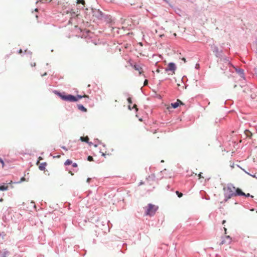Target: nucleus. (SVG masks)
Instances as JSON below:
<instances>
[{"label": "nucleus", "mask_w": 257, "mask_h": 257, "mask_svg": "<svg viewBox=\"0 0 257 257\" xmlns=\"http://www.w3.org/2000/svg\"><path fill=\"white\" fill-rule=\"evenodd\" d=\"M224 190L225 201L234 196L245 195L240 189L236 188L232 185H228L224 188Z\"/></svg>", "instance_id": "nucleus-1"}, {"label": "nucleus", "mask_w": 257, "mask_h": 257, "mask_svg": "<svg viewBox=\"0 0 257 257\" xmlns=\"http://www.w3.org/2000/svg\"><path fill=\"white\" fill-rule=\"evenodd\" d=\"M52 92L63 101L74 102V95L72 94H68L64 91L61 92L58 90H53Z\"/></svg>", "instance_id": "nucleus-2"}, {"label": "nucleus", "mask_w": 257, "mask_h": 257, "mask_svg": "<svg viewBox=\"0 0 257 257\" xmlns=\"http://www.w3.org/2000/svg\"><path fill=\"white\" fill-rule=\"evenodd\" d=\"M146 208L145 215L151 217L153 216L159 209L158 206L152 203H149Z\"/></svg>", "instance_id": "nucleus-3"}, {"label": "nucleus", "mask_w": 257, "mask_h": 257, "mask_svg": "<svg viewBox=\"0 0 257 257\" xmlns=\"http://www.w3.org/2000/svg\"><path fill=\"white\" fill-rule=\"evenodd\" d=\"M109 221H97L96 226L102 230L103 233H106L109 231L110 227L108 224Z\"/></svg>", "instance_id": "nucleus-4"}, {"label": "nucleus", "mask_w": 257, "mask_h": 257, "mask_svg": "<svg viewBox=\"0 0 257 257\" xmlns=\"http://www.w3.org/2000/svg\"><path fill=\"white\" fill-rule=\"evenodd\" d=\"M219 65L220 68L223 70H225L228 67H232L229 60L226 58L220 59L219 62Z\"/></svg>", "instance_id": "nucleus-5"}, {"label": "nucleus", "mask_w": 257, "mask_h": 257, "mask_svg": "<svg viewBox=\"0 0 257 257\" xmlns=\"http://www.w3.org/2000/svg\"><path fill=\"white\" fill-rule=\"evenodd\" d=\"M101 21L105 22L109 26H112L115 23V19L110 15L105 14Z\"/></svg>", "instance_id": "nucleus-6"}, {"label": "nucleus", "mask_w": 257, "mask_h": 257, "mask_svg": "<svg viewBox=\"0 0 257 257\" xmlns=\"http://www.w3.org/2000/svg\"><path fill=\"white\" fill-rule=\"evenodd\" d=\"M92 15L97 19L101 21L106 13L102 12L99 9H92Z\"/></svg>", "instance_id": "nucleus-7"}, {"label": "nucleus", "mask_w": 257, "mask_h": 257, "mask_svg": "<svg viewBox=\"0 0 257 257\" xmlns=\"http://www.w3.org/2000/svg\"><path fill=\"white\" fill-rule=\"evenodd\" d=\"M2 219L5 222H7L8 221H9L10 219H12L11 209L10 208L7 209L4 212Z\"/></svg>", "instance_id": "nucleus-8"}, {"label": "nucleus", "mask_w": 257, "mask_h": 257, "mask_svg": "<svg viewBox=\"0 0 257 257\" xmlns=\"http://www.w3.org/2000/svg\"><path fill=\"white\" fill-rule=\"evenodd\" d=\"M176 68V65L175 63L169 62L167 65V66L165 68V70L166 72H171L174 73Z\"/></svg>", "instance_id": "nucleus-9"}, {"label": "nucleus", "mask_w": 257, "mask_h": 257, "mask_svg": "<svg viewBox=\"0 0 257 257\" xmlns=\"http://www.w3.org/2000/svg\"><path fill=\"white\" fill-rule=\"evenodd\" d=\"M231 241V238L229 235L225 236L224 237L222 238V240L221 242L220 243V245H222L224 244H229Z\"/></svg>", "instance_id": "nucleus-10"}, {"label": "nucleus", "mask_w": 257, "mask_h": 257, "mask_svg": "<svg viewBox=\"0 0 257 257\" xmlns=\"http://www.w3.org/2000/svg\"><path fill=\"white\" fill-rule=\"evenodd\" d=\"M117 248L118 249H120V251L124 253L125 250L127 249V244L125 243H122L121 242L117 244Z\"/></svg>", "instance_id": "nucleus-11"}, {"label": "nucleus", "mask_w": 257, "mask_h": 257, "mask_svg": "<svg viewBox=\"0 0 257 257\" xmlns=\"http://www.w3.org/2000/svg\"><path fill=\"white\" fill-rule=\"evenodd\" d=\"M79 246L78 245H76L74 246V250L76 251L79 254L81 255L84 256L86 254V250L85 249H82L81 251L78 249L79 248Z\"/></svg>", "instance_id": "nucleus-12"}, {"label": "nucleus", "mask_w": 257, "mask_h": 257, "mask_svg": "<svg viewBox=\"0 0 257 257\" xmlns=\"http://www.w3.org/2000/svg\"><path fill=\"white\" fill-rule=\"evenodd\" d=\"M86 182L87 183H89V184H90V186H96V180L95 179V178H87V180H86Z\"/></svg>", "instance_id": "nucleus-13"}, {"label": "nucleus", "mask_w": 257, "mask_h": 257, "mask_svg": "<svg viewBox=\"0 0 257 257\" xmlns=\"http://www.w3.org/2000/svg\"><path fill=\"white\" fill-rule=\"evenodd\" d=\"M10 252L6 248L0 250V257H8Z\"/></svg>", "instance_id": "nucleus-14"}, {"label": "nucleus", "mask_w": 257, "mask_h": 257, "mask_svg": "<svg viewBox=\"0 0 257 257\" xmlns=\"http://www.w3.org/2000/svg\"><path fill=\"white\" fill-rule=\"evenodd\" d=\"M173 108H177V101L171 103L170 105L167 107V109L169 112H171V109Z\"/></svg>", "instance_id": "nucleus-15"}, {"label": "nucleus", "mask_w": 257, "mask_h": 257, "mask_svg": "<svg viewBox=\"0 0 257 257\" xmlns=\"http://www.w3.org/2000/svg\"><path fill=\"white\" fill-rule=\"evenodd\" d=\"M78 109L83 112L87 111V109L82 104H77Z\"/></svg>", "instance_id": "nucleus-16"}, {"label": "nucleus", "mask_w": 257, "mask_h": 257, "mask_svg": "<svg viewBox=\"0 0 257 257\" xmlns=\"http://www.w3.org/2000/svg\"><path fill=\"white\" fill-rule=\"evenodd\" d=\"M232 67L235 69L236 72L238 74V75L241 77H243V71L242 69H237L232 66Z\"/></svg>", "instance_id": "nucleus-17"}, {"label": "nucleus", "mask_w": 257, "mask_h": 257, "mask_svg": "<svg viewBox=\"0 0 257 257\" xmlns=\"http://www.w3.org/2000/svg\"><path fill=\"white\" fill-rule=\"evenodd\" d=\"M47 165V164L46 162H43V163H41L39 167V170L41 171L45 170Z\"/></svg>", "instance_id": "nucleus-18"}, {"label": "nucleus", "mask_w": 257, "mask_h": 257, "mask_svg": "<svg viewBox=\"0 0 257 257\" xmlns=\"http://www.w3.org/2000/svg\"><path fill=\"white\" fill-rule=\"evenodd\" d=\"M83 97H84V96L80 95V94H77L76 95H74V102L78 101L80 99L82 98Z\"/></svg>", "instance_id": "nucleus-19"}, {"label": "nucleus", "mask_w": 257, "mask_h": 257, "mask_svg": "<svg viewBox=\"0 0 257 257\" xmlns=\"http://www.w3.org/2000/svg\"><path fill=\"white\" fill-rule=\"evenodd\" d=\"M133 68L135 69V70L139 71V73L141 75V70H142V68L140 67V66L137 64H134L133 66Z\"/></svg>", "instance_id": "nucleus-20"}, {"label": "nucleus", "mask_w": 257, "mask_h": 257, "mask_svg": "<svg viewBox=\"0 0 257 257\" xmlns=\"http://www.w3.org/2000/svg\"><path fill=\"white\" fill-rule=\"evenodd\" d=\"M155 178H156V176H155V174H152L149 175L148 177H147L146 179L148 181H154V180H155Z\"/></svg>", "instance_id": "nucleus-21"}, {"label": "nucleus", "mask_w": 257, "mask_h": 257, "mask_svg": "<svg viewBox=\"0 0 257 257\" xmlns=\"http://www.w3.org/2000/svg\"><path fill=\"white\" fill-rule=\"evenodd\" d=\"M244 134L246 137H248L250 139L251 138L252 136V134L248 130H246L244 131Z\"/></svg>", "instance_id": "nucleus-22"}, {"label": "nucleus", "mask_w": 257, "mask_h": 257, "mask_svg": "<svg viewBox=\"0 0 257 257\" xmlns=\"http://www.w3.org/2000/svg\"><path fill=\"white\" fill-rule=\"evenodd\" d=\"M89 139L88 138V137L86 136V137H81L80 138V140L82 142H85L86 143H88V141H89Z\"/></svg>", "instance_id": "nucleus-23"}, {"label": "nucleus", "mask_w": 257, "mask_h": 257, "mask_svg": "<svg viewBox=\"0 0 257 257\" xmlns=\"http://www.w3.org/2000/svg\"><path fill=\"white\" fill-rule=\"evenodd\" d=\"M181 55V54L180 53L179 56H178V59H179L181 61H183V62H180L181 65H182V64H185L186 62V60L184 57H182Z\"/></svg>", "instance_id": "nucleus-24"}, {"label": "nucleus", "mask_w": 257, "mask_h": 257, "mask_svg": "<svg viewBox=\"0 0 257 257\" xmlns=\"http://www.w3.org/2000/svg\"><path fill=\"white\" fill-rule=\"evenodd\" d=\"M8 189V186L5 184H0V191H6Z\"/></svg>", "instance_id": "nucleus-25"}, {"label": "nucleus", "mask_w": 257, "mask_h": 257, "mask_svg": "<svg viewBox=\"0 0 257 257\" xmlns=\"http://www.w3.org/2000/svg\"><path fill=\"white\" fill-rule=\"evenodd\" d=\"M25 54H26V55H29L30 56V59H31L32 58V52L31 51H28L27 49H26L25 50V51H24V53Z\"/></svg>", "instance_id": "nucleus-26"}, {"label": "nucleus", "mask_w": 257, "mask_h": 257, "mask_svg": "<svg viewBox=\"0 0 257 257\" xmlns=\"http://www.w3.org/2000/svg\"><path fill=\"white\" fill-rule=\"evenodd\" d=\"M72 161L70 159H67L65 162L64 163V165L65 166H69L72 164Z\"/></svg>", "instance_id": "nucleus-27"}, {"label": "nucleus", "mask_w": 257, "mask_h": 257, "mask_svg": "<svg viewBox=\"0 0 257 257\" xmlns=\"http://www.w3.org/2000/svg\"><path fill=\"white\" fill-rule=\"evenodd\" d=\"M76 3L78 4H82V5H84L85 4V1L84 0H77Z\"/></svg>", "instance_id": "nucleus-28"}, {"label": "nucleus", "mask_w": 257, "mask_h": 257, "mask_svg": "<svg viewBox=\"0 0 257 257\" xmlns=\"http://www.w3.org/2000/svg\"><path fill=\"white\" fill-rule=\"evenodd\" d=\"M169 189H170L171 191H174V188L173 187H172L171 185L168 184L167 186V189L169 190Z\"/></svg>", "instance_id": "nucleus-29"}, {"label": "nucleus", "mask_w": 257, "mask_h": 257, "mask_svg": "<svg viewBox=\"0 0 257 257\" xmlns=\"http://www.w3.org/2000/svg\"><path fill=\"white\" fill-rule=\"evenodd\" d=\"M127 101L130 104L133 103L132 99L131 97H128L127 98Z\"/></svg>", "instance_id": "nucleus-30"}, {"label": "nucleus", "mask_w": 257, "mask_h": 257, "mask_svg": "<svg viewBox=\"0 0 257 257\" xmlns=\"http://www.w3.org/2000/svg\"><path fill=\"white\" fill-rule=\"evenodd\" d=\"M6 235V234L4 232H0V236H1L3 239H4L5 236Z\"/></svg>", "instance_id": "nucleus-31"}, {"label": "nucleus", "mask_w": 257, "mask_h": 257, "mask_svg": "<svg viewBox=\"0 0 257 257\" xmlns=\"http://www.w3.org/2000/svg\"><path fill=\"white\" fill-rule=\"evenodd\" d=\"M167 171V169H165L164 170H163L162 171H161L159 174H160L161 176L162 175H164V174H166V172Z\"/></svg>", "instance_id": "nucleus-32"}, {"label": "nucleus", "mask_w": 257, "mask_h": 257, "mask_svg": "<svg viewBox=\"0 0 257 257\" xmlns=\"http://www.w3.org/2000/svg\"><path fill=\"white\" fill-rule=\"evenodd\" d=\"M71 165H72V167L73 168H77L78 167V165L76 163L72 162Z\"/></svg>", "instance_id": "nucleus-33"}, {"label": "nucleus", "mask_w": 257, "mask_h": 257, "mask_svg": "<svg viewBox=\"0 0 257 257\" xmlns=\"http://www.w3.org/2000/svg\"><path fill=\"white\" fill-rule=\"evenodd\" d=\"M93 160V158L92 156H89L87 157V160L89 161H92Z\"/></svg>", "instance_id": "nucleus-34"}, {"label": "nucleus", "mask_w": 257, "mask_h": 257, "mask_svg": "<svg viewBox=\"0 0 257 257\" xmlns=\"http://www.w3.org/2000/svg\"><path fill=\"white\" fill-rule=\"evenodd\" d=\"M128 3L131 5H133L135 4V0H128Z\"/></svg>", "instance_id": "nucleus-35"}, {"label": "nucleus", "mask_w": 257, "mask_h": 257, "mask_svg": "<svg viewBox=\"0 0 257 257\" xmlns=\"http://www.w3.org/2000/svg\"><path fill=\"white\" fill-rule=\"evenodd\" d=\"M25 180V178L24 177H22L21 179H20V181L17 182L18 183H21L23 181H24Z\"/></svg>", "instance_id": "nucleus-36"}, {"label": "nucleus", "mask_w": 257, "mask_h": 257, "mask_svg": "<svg viewBox=\"0 0 257 257\" xmlns=\"http://www.w3.org/2000/svg\"><path fill=\"white\" fill-rule=\"evenodd\" d=\"M52 0H41V2L43 3H50Z\"/></svg>", "instance_id": "nucleus-37"}, {"label": "nucleus", "mask_w": 257, "mask_h": 257, "mask_svg": "<svg viewBox=\"0 0 257 257\" xmlns=\"http://www.w3.org/2000/svg\"><path fill=\"white\" fill-rule=\"evenodd\" d=\"M184 104L183 103V102L180 100L179 99H178V107L179 106H180V105H183Z\"/></svg>", "instance_id": "nucleus-38"}, {"label": "nucleus", "mask_w": 257, "mask_h": 257, "mask_svg": "<svg viewBox=\"0 0 257 257\" xmlns=\"http://www.w3.org/2000/svg\"><path fill=\"white\" fill-rule=\"evenodd\" d=\"M148 84V80L147 79H145L144 82V85L145 86H147Z\"/></svg>", "instance_id": "nucleus-39"}, {"label": "nucleus", "mask_w": 257, "mask_h": 257, "mask_svg": "<svg viewBox=\"0 0 257 257\" xmlns=\"http://www.w3.org/2000/svg\"><path fill=\"white\" fill-rule=\"evenodd\" d=\"M230 166L231 168H234V166H235V164L234 163H230Z\"/></svg>", "instance_id": "nucleus-40"}, {"label": "nucleus", "mask_w": 257, "mask_h": 257, "mask_svg": "<svg viewBox=\"0 0 257 257\" xmlns=\"http://www.w3.org/2000/svg\"><path fill=\"white\" fill-rule=\"evenodd\" d=\"M0 163H2V165L4 166L5 164L3 159L0 157Z\"/></svg>", "instance_id": "nucleus-41"}, {"label": "nucleus", "mask_w": 257, "mask_h": 257, "mask_svg": "<svg viewBox=\"0 0 257 257\" xmlns=\"http://www.w3.org/2000/svg\"><path fill=\"white\" fill-rule=\"evenodd\" d=\"M97 141L99 142V144L102 145L103 147H106V145L102 143L101 141H99L98 139H97Z\"/></svg>", "instance_id": "nucleus-42"}, {"label": "nucleus", "mask_w": 257, "mask_h": 257, "mask_svg": "<svg viewBox=\"0 0 257 257\" xmlns=\"http://www.w3.org/2000/svg\"><path fill=\"white\" fill-rule=\"evenodd\" d=\"M183 196V194L182 193H179L178 192V197H181Z\"/></svg>", "instance_id": "nucleus-43"}, {"label": "nucleus", "mask_w": 257, "mask_h": 257, "mask_svg": "<svg viewBox=\"0 0 257 257\" xmlns=\"http://www.w3.org/2000/svg\"><path fill=\"white\" fill-rule=\"evenodd\" d=\"M30 65H31V66L32 67H35V66H36V63H35V62H34V63H31Z\"/></svg>", "instance_id": "nucleus-44"}, {"label": "nucleus", "mask_w": 257, "mask_h": 257, "mask_svg": "<svg viewBox=\"0 0 257 257\" xmlns=\"http://www.w3.org/2000/svg\"><path fill=\"white\" fill-rule=\"evenodd\" d=\"M18 54H21V53H23V50L22 49H19L18 51Z\"/></svg>", "instance_id": "nucleus-45"}, {"label": "nucleus", "mask_w": 257, "mask_h": 257, "mask_svg": "<svg viewBox=\"0 0 257 257\" xmlns=\"http://www.w3.org/2000/svg\"><path fill=\"white\" fill-rule=\"evenodd\" d=\"M61 148L62 149L65 150V151H67L68 150L67 148L65 146H62Z\"/></svg>", "instance_id": "nucleus-46"}, {"label": "nucleus", "mask_w": 257, "mask_h": 257, "mask_svg": "<svg viewBox=\"0 0 257 257\" xmlns=\"http://www.w3.org/2000/svg\"><path fill=\"white\" fill-rule=\"evenodd\" d=\"M100 153L101 154V155H102V156H103V157H105V156H106V154H105V153H103V152H101V151H100Z\"/></svg>", "instance_id": "nucleus-47"}, {"label": "nucleus", "mask_w": 257, "mask_h": 257, "mask_svg": "<svg viewBox=\"0 0 257 257\" xmlns=\"http://www.w3.org/2000/svg\"><path fill=\"white\" fill-rule=\"evenodd\" d=\"M47 75V72H45L44 74L41 75V76L42 77H44L45 76H46Z\"/></svg>", "instance_id": "nucleus-48"}, {"label": "nucleus", "mask_w": 257, "mask_h": 257, "mask_svg": "<svg viewBox=\"0 0 257 257\" xmlns=\"http://www.w3.org/2000/svg\"><path fill=\"white\" fill-rule=\"evenodd\" d=\"M128 109L131 110L133 109V108L131 106L130 104L128 105Z\"/></svg>", "instance_id": "nucleus-49"}, {"label": "nucleus", "mask_w": 257, "mask_h": 257, "mask_svg": "<svg viewBox=\"0 0 257 257\" xmlns=\"http://www.w3.org/2000/svg\"><path fill=\"white\" fill-rule=\"evenodd\" d=\"M144 182H143V181H141V182L139 183V186H141V185H142L144 184Z\"/></svg>", "instance_id": "nucleus-50"}, {"label": "nucleus", "mask_w": 257, "mask_h": 257, "mask_svg": "<svg viewBox=\"0 0 257 257\" xmlns=\"http://www.w3.org/2000/svg\"><path fill=\"white\" fill-rule=\"evenodd\" d=\"M243 196H245L246 197H249L250 196V194L249 193H247V194H245V195H243Z\"/></svg>", "instance_id": "nucleus-51"}, {"label": "nucleus", "mask_w": 257, "mask_h": 257, "mask_svg": "<svg viewBox=\"0 0 257 257\" xmlns=\"http://www.w3.org/2000/svg\"><path fill=\"white\" fill-rule=\"evenodd\" d=\"M93 243H96V240L95 238H93Z\"/></svg>", "instance_id": "nucleus-52"}, {"label": "nucleus", "mask_w": 257, "mask_h": 257, "mask_svg": "<svg viewBox=\"0 0 257 257\" xmlns=\"http://www.w3.org/2000/svg\"><path fill=\"white\" fill-rule=\"evenodd\" d=\"M87 143L90 146L93 145V144L92 142H90L89 141H88V143Z\"/></svg>", "instance_id": "nucleus-53"}, {"label": "nucleus", "mask_w": 257, "mask_h": 257, "mask_svg": "<svg viewBox=\"0 0 257 257\" xmlns=\"http://www.w3.org/2000/svg\"><path fill=\"white\" fill-rule=\"evenodd\" d=\"M201 174H202V173H200L199 174V175H198V176H199V178H203V177L202 176Z\"/></svg>", "instance_id": "nucleus-54"}, {"label": "nucleus", "mask_w": 257, "mask_h": 257, "mask_svg": "<svg viewBox=\"0 0 257 257\" xmlns=\"http://www.w3.org/2000/svg\"><path fill=\"white\" fill-rule=\"evenodd\" d=\"M163 177H167V176H160L159 178H158V179H161V178H163Z\"/></svg>", "instance_id": "nucleus-55"}, {"label": "nucleus", "mask_w": 257, "mask_h": 257, "mask_svg": "<svg viewBox=\"0 0 257 257\" xmlns=\"http://www.w3.org/2000/svg\"><path fill=\"white\" fill-rule=\"evenodd\" d=\"M124 94L125 95V96H128L129 95V94L127 92H126V93H124Z\"/></svg>", "instance_id": "nucleus-56"}, {"label": "nucleus", "mask_w": 257, "mask_h": 257, "mask_svg": "<svg viewBox=\"0 0 257 257\" xmlns=\"http://www.w3.org/2000/svg\"><path fill=\"white\" fill-rule=\"evenodd\" d=\"M224 232H225V234H226V228L225 227H224Z\"/></svg>", "instance_id": "nucleus-57"}, {"label": "nucleus", "mask_w": 257, "mask_h": 257, "mask_svg": "<svg viewBox=\"0 0 257 257\" xmlns=\"http://www.w3.org/2000/svg\"><path fill=\"white\" fill-rule=\"evenodd\" d=\"M93 146H94V147H95V148L97 147V146H98V145H97V144H93Z\"/></svg>", "instance_id": "nucleus-58"}, {"label": "nucleus", "mask_w": 257, "mask_h": 257, "mask_svg": "<svg viewBox=\"0 0 257 257\" xmlns=\"http://www.w3.org/2000/svg\"><path fill=\"white\" fill-rule=\"evenodd\" d=\"M225 222H226V221H225V220H223V221H222V224H224L225 223Z\"/></svg>", "instance_id": "nucleus-59"}, {"label": "nucleus", "mask_w": 257, "mask_h": 257, "mask_svg": "<svg viewBox=\"0 0 257 257\" xmlns=\"http://www.w3.org/2000/svg\"><path fill=\"white\" fill-rule=\"evenodd\" d=\"M3 200H4V199H3V198H1V199H0V202H3Z\"/></svg>", "instance_id": "nucleus-60"}, {"label": "nucleus", "mask_w": 257, "mask_h": 257, "mask_svg": "<svg viewBox=\"0 0 257 257\" xmlns=\"http://www.w3.org/2000/svg\"><path fill=\"white\" fill-rule=\"evenodd\" d=\"M59 156H58L57 157H56V156H54L53 158H59Z\"/></svg>", "instance_id": "nucleus-61"}, {"label": "nucleus", "mask_w": 257, "mask_h": 257, "mask_svg": "<svg viewBox=\"0 0 257 257\" xmlns=\"http://www.w3.org/2000/svg\"><path fill=\"white\" fill-rule=\"evenodd\" d=\"M46 66H49V63H47V64H46Z\"/></svg>", "instance_id": "nucleus-62"}, {"label": "nucleus", "mask_w": 257, "mask_h": 257, "mask_svg": "<svg viewBox=\"0 0 257 257\" xmlns=\"http://www.w3.org/2000/svg\"><path fill=\"white\" fill-rule=\"evenodd\" d=\"M142 120H143V119H142V118H141L139 119V120H140V121H142Z\"/></svg>", "instance_id": "nucleus-63"}, {"label": "nucleus", "mask_w": 257, "mask_h": 257, "mask_svg": "<svg viewBox=\"0 0 257 257\" xmlns=\"http://www.w3.org/2000/svg\"><path fill=\"white\" fill-rule=\"evenodd\" d=\"M174 36H177V34H176V33H174Z\"/></svg>", "instance_id": "nucleus-64"}]
</instances>
